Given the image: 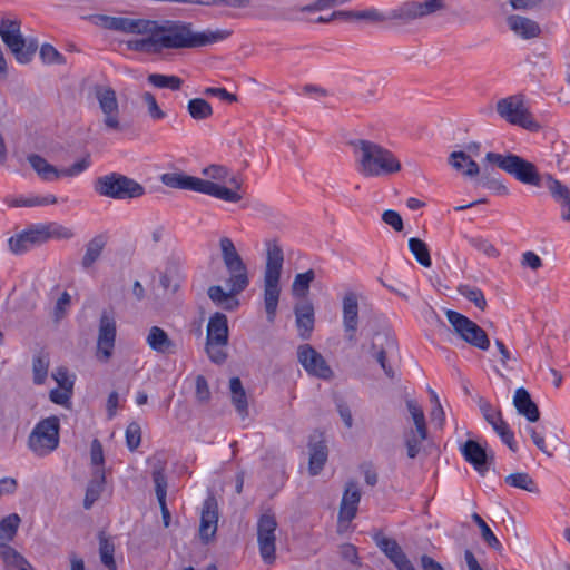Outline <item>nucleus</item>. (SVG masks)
Segmentation results:
<instances>
[{
	"label": "nucleus",
	"instance_id": "obj_1",
	"mask_svg": "<svg viewBox=\"0 0 570 570\" xmlns=\"http://www.w3.org/2000/svg\"><path fill=\"white\" fill-rule=\"evenodd\" d=\"M233 31L206 29L197 31L193 23L185 21H156V27L145 32L146 38L127 42L128 49L147 55H160L164 50L196 49L226 40Z\"/></svg>",
	"mask_w": 570,
	"mask_h": 570
},
{
	"label": "nucleus",
	"instance_id": "obj_2",
	"mask_svg": "<svg viewBox=\"0 0 570 570\" xmlns=\"http://www.w3.org/2000/svg\"><path fill=\"white\" fill-rule=\"evenodd\" d=\"M357 171L366 178L396 174L402 166L397 157L387 148L367 139L352 140Z\"/></svg>",
	"mask_w": 570,
	"mask_h": 570
},
{
	"label": "nucleus",
	"instance_id": "obj_3",
	"mask_svg": "<svg viewBox=\"0 0 570 570\" xmlns=\"http://www.w3.org/2000/svg\"><path fill=\"white\" fill-rule=\"evenodd\" d=\"M267 256L264 271V307L269 323L276 318L281 296V274L284 263V254L275 240L266 243Z\"/></svg>",
	"mask_w": 570,
	"mask_h": 570
},
{
	"label": "nucleus",
	"instance_id": "obj_4",
	"mask_svg": "<svg viewBox=\"0 0 570 570\" xmlns=\"http://www.w3.org/2000/svg\"><path fill=\"white\" fill-rule=\"evenodd\" d=\"M160 181L169 188L193 190L213 196L227 203H238L242 199L240 194L234 191V189L210 180L189 176L183 171L165 173L160 176Z\"/></svg>",
	"mask_w": 570,
	"mask_h": 570
},
{
	"label": "nucleus",
	"instance_id": "obj_5",
	"mask_svg": "<svg viewBox=\"0 0 570 570\" xmlns=\"http://www.w3.org/2000/svg\"><path fill=\"white\" fill-rule=\"evenodd\" d=\"M0 38L19 63H28L32 60L38 41L35 38H24L21 33L19 19H0Z\"/></svg>",
	"mask_w": 570,
	"mask_h": 570
},
{
	"label": "nucleus",
	"instance_id": "obj_6",
	"mask_svg": "<svg viewBox=\"0 0 570 570\" xmlns=\"http://www.w3.org/2000/svg\"><path fill=\"white\" fill-rule=\"evenodd\" d=\"M95 190L100 196L112 199H135L145 195V187L132 178L118 173L98 177Z\"/></svg>",
	"mask_w": 570,
	"mask_h": 570
},
{
	"label": "nucleus",
	"instance_id": "obj_7",
	"mask_svg": "<svg viewBox=\"0 0 570 570\" xmlns=\"http://www.w3.org/2000/svg\"><path fill=\"white\" fill-rule=\"evenodd\" d=\"M485 160L513 176L517 180L532 186H541V177L534 164L514 154H498L490 151Z\"/></svg>",
	"mask_w": 570,
	"mask_h": 570
},
{
	"label": "nucleus",
	"instance_id": "obj_8",
	"mask_svg": "<svg viewBox=\"0 0 570 570\" xmlns=\"http://www.w3.org/2000/svg\"><path fill=\"white\" fill-rule=\"evenodd\" d=\"M60 422L57 416L39 421L28 438V446L37 456H46L59 445Z\"/></svg>",
	"mask_w": 570,
	"mask_h": 570
},
{
	"label": "nucleus",
	"instance_id": "obj_9",
	"mask_svg": "<svg viewBox=\"0 0 570 570\" xmlns=\"http://www.w3.org/2000/svg\"><path fill=\"white\" fill-rule=\"evenodd\" d=\"M446 318L451 326L453 327L454 333L469 345L482 350L488 351L490 347V340L487 332L479 326L475 322L466 317L465 315L448 309Z\"/></svg>",
	"mask_w": 570,
	"mask_h": 570
},
{
	"label": "nucleus",
	"instance_id": "obj_10",
	"mask_svg": "<svg viewBox=\"0 0 570 570\" xmlns=\"http://www.w3.org/2000/svg\"><path fill=\"white\" fill-rule=\"evenodd\" d=\"M497 112L501 118L512 125H518L530 131H538L540 125L532 118L524 107L523 100L518 96H510L497 102Z\"/></svg>",
	"mask_w": 570,
	"mask_h": 570
},
{
	"label": "nucleus",
	"instance_id": "obj_11",
	"mask_svg": "<svg viewBox=\"0 0 570 570\" xmlns=\"http://www.w3.org/2000/svg\"><path fill=\"white\" fill-rule=\"evenodd\" d=\"M444 8L442 0H425L424 2L405 1L392 9L389 20H396L401 24H407L413 20L421 19Z\"/></svg>",
	"mask_w": 570,
	"mask_h": 570
},
{
	"label": "nucleus",
	"instance_id": "obj_12",
	"mask_svg": "<svg viewBox=\"0 0 570 570\" xmlns=\"http://www.w3.org/2000/svg\"><path fill=\"white\" fill-rule=\"evenodd\" d=\"M28 161L39 177L46 181H55L60 177L77 176L85 171L90 165L89 157H85L76 161L69 168L59 170L53 165L49 164L43 157L36 154L28 156Z\"/></svg>",
	"mask_w": 570,
	"mask_h": 570
},
{
	"label": "nucleus",
	"instance_id": "obj_13",
	"mask_svg": "<svg viewBox=\"0 0 570 570\" xmlns=\"http://www.w3.org/2000/svg\"><path fill=\"white\" fill-rule=\"evenodd\" d=\"M277 521L274 514L264 513L257 521V542L263 561L272 564L275 561Z\"/></svg>",
	"mask_w": 570,
	"mask_h": 570
},
{
	"label": "nucleus",
	"instance_id": "obj_14",
	"mask_svg": "<svg viewBox=\"0 0 570 570\" xmlns=\"http://www.w3.org/2000/svg\"><path fill=\"white\" fill-rule=\"evenodd\" d=\"M396 350V338L389 332H376L372 336L368 353L380 364L385 375L390 379L395 377V371L387 362V355L392 354Z\"/></svg>",
	"mask_w": 570,
	"mask_h": 570
},
{
	"label": "nucleus",
	"instance_id": "obj_15",
	"mask_svg": "<svg viewBox=\"0 0 570 570\" xmlns=\"http://www.w3.org/2000/svg\"><path fill=\"white\" fill-rule=\"evenodd\" d=\"M297 360L311 376L328 381L334 375L323 355L309 344H302L297 347Z\"/></svg>",
	"mask_w": 570,
	"mask_h": 570
},
{
	"label": "nucleus",
	"instance_id": "obj_16",
	"mask_svg": "<svg viewBox=\"0 0 570 570\" xmlns=\"http://www.w3.org/2000/svg\"><path fill=\"white\" fill-rule=\"evenodd\" d=\"M94 94L105 116V126L111 130H120L119 104L116 91L109 86L96 85Z\"/></svg>",
	"mask_w": 570,
	"mask_h": 570
},
{
	"label": "nucleus",
	"instance_id": "obj_17",
	"mask_svg": "<svg viewBox=\"0 0 570 570\" xmlns=\"http://www.w3.org/2000/svg\"><path fill=\"white\" fill-rule=\"evenodd\" d=\"M479 406L484 420L497 432L501 441L507 444L512 452H517L518 445L514 440V433L511 431L508 423L503 420L501 411L494 409L489 401L483 399L480 400Z\"/></svg>",
	"mask_w": 570,
	"mask_h": 570
},
{
	"label": "nucleus",
	"instance_id": "obj_18",
	"mask_svg": "<svg viewBox=\"0 0 570 570\" xmlns=\"http://www.w3.org/2000/svg\"><path fill=\"white\" fill-rule=\"evenodd\" d=\"M116 341V321L111 313L102 312L99 320L97 338V358L108 362L112 355Z\"/></svg>",
	"mask_w": 570,
	"mask_h": 570
},
{
	"label": "nucleus",
	"instance_id": "obj_19",
	"mask_svg": "<svg viewBox=\"0 0 570 570\" xmlns=\"http://www.w3.org/2000/svg\"><path fill=\"white\" fill-rule=\"evenodd\" d=\"M461 453L481 475H484L493 464V454H488L485 449L474 440H468L461 445Z\"/></svg>",
	"mask_w": 570,
	"mask_h": 570
},
{
	"label": "nucleus",
	"instance_id": "obj_20",
	"mask_svg": "<svg viewBox=\"0 0 570 570\" xmlns=\"http://www.w3.org/2000/svg\"><path fill=\"white\" fill-rule=\"evenodd\" d=\"M374 541L380 550L384 552V554L397 568V570H415L396 540L386 538L379 533L374 535Z\"/></svg>",
	"mask_w": 570,
	"mask_h": 570
},
{
	"label": "nucleus",
	"instance_id": "obj_21",
	"mask_svg": "<svg viewBox=\"0 0 570 570\" xmlns=\"http://www.w3.org/2000/svg\"><path fill=\"white\" fill-rule=\"evenodd\" d=\"M218 522V505L213 495L205 499L200 514L199 537L207 543L215 537Z\"/></svg>",
	"mask_w": 570,
	"mask_h": 570
},
{
	"label": "nucleus",
	"instance_id": "obj_22",
	"mask_svg": "<svg viewBox=\"0 0 570 570\" xmlns=\"http://www.w3.org/2000/svg\"><path fill=\"white\" fill-rule=\"evenodd\" d=\"M343 327L346 338L355 342L358 327V301L353 292L346 293L343 298Z\"/></svg>",
	"mask_w": 570,
	"mask_h": 570
},
{
	"label": "nucleus",
	"instance_id": "obj_23",
	"mask_svg": "<svg viewBox=\"0 0 570 570\" xmlns=\"http://www.w3.org/2000/svg\"><path fill=\"white\" fill-rule=\"evenodd\" d=\"M8 243L10 250L13 254L21 255L43 244V240L40 235L39 226L37 224L10 237Z\"/></svg>",
	"mask_w": 570,
	"mask_h": 570
},
{
	"label": "nucleus",
	"instance_id": "obj_24",
	"mask_svg": "<svg viewBox=\"0 0 570 570\" xmlns=\"http://www.w3.org/2000/svg\"><path fill=\"white\" fill-rule=\"evenodd\" d=\"M361 500V491L355 482H350L343 493L338 518L343 521H352L357 512Z\"/></svg>",
	"mask_w": 570,
	"mask_h": 570
},
{
	"label": "nucleus",
	"instance_id": "obj_25",
	"mask_svg": "<svg viewBox=\"0 0 570 570\" xmlns=\"http://www.w3.org/2000/svg\"><path fill=\"white\" fill-rule=\"evenodd\" d=\"M546 187L551 196L561 206V217L563 220L570 222V190L558 179L548 175L546 177Z\"/></svg>",
	"mask_w": 570,
	"mask_h": 570
},
{
	"label": "nucleus",
	"instance_id": "obj_26",
	"mask_svg": "<svg viewBox=\"0 0 570 570\" xmlns=\"http://www.w3.org/2000/svg\"><path fill=\"white\" fill-rule=\"evenodd\" d=\"M146 343L156 353L169 355L176 353V344L168 334L159 326H151Z\"/></svg>",
	"mask_w": 570,
	"mask_h": 570
},
{
	"label": "nucleus",
	"instance_id": "obj_27",
	"mask_svg": "<svg viewBox=\"0 0 570 570\" xmlns=\"http://www.w3.org/2000/svg\"><path fill=\"white\" fill-rule=\"evenodd\" d=\"M513 405L518 413L527 417L530 422H537L540 419L538 405L532 401L530 393L524 387L515 390Z\"/></svg>",
	"mask_w": 570,
	"mask_h": 570
},
{
	"label": "nucleus",
	"instance_id": "obj_28",
	"mask_svg": "<svg viewBox=\"0 0 570 570\" xmlns=\"http://www.w3.org/2000/svg\"><path fill=\"white\" fill-rule=\"evenodd\" d=\"M227 316L223 313H215L210 316L207 324L206 342L217 344L228 343V324Z\"/></svg>",
	"mask_w": 570,
	"mask_h": 570
},
{
	"label": "nucleus",
	"instance_id": "obj_29",
	"mask_svg": "<svg viewBox=\"0 0 570 570\" xmlns=\"http://www.w3.org/2000/svg\"><path fill=\"white\" fill-rule=\"evenodd\" d=\"M296 327L298 335L303 340L311 337L314 328V307L311 303H303L295 306Z\"/></svg>",
	"mask_w": 570,
	"mask_h": 570
},
{
	"label": "nucleus",
	"instance_id": "obj_30",
	"mask_svg": "<svg viewBox=\"0 0 570 570\" xmlns=\"http://www.w3.org/2000/svg\"><path fill=\"white\" fill-rule=\"evenodd\" d=\"M309 448V461H308V472L311 475H317L324 468L328 451L327 445L323 440L313 441V439L308 443Z\"/></svg>",
	"mask_w": 570,
	"mask_h": 570
},
{
	"label": "nucleus",
	"instance_id": "obj_31",
	"mask_svg": "<svg viewBox=\"0 0 570 570\" xmlns=\"http://www.w3.org/2000/svg\"><path fill=\"white\" fill-rule=\"evenodd\" d=\"M507 22L509 28L513 32H515L517 35L521 36L524 39L538 37L541 31L539 24L535 21L521 16H510Z\"/></svg>",
	"mask_w": 570,
	"mask_h": 570
},
{
	"label": "nucleus",
	"instance_id": "obj_32",
	"mask_svg": "<svg viewBox=\"0 0 570 570\" xmlns=\"http://www.w3.org/2000/svg\"><path fill=\"white\" fill-rule=\"evenodd\" d=\"M107 245V236L99 234L86 244V252L81 259V266L85 271H89L94 264L100 258Z\"/></svg>",
	"mask_w": 570,
	"mask_h": 570
},
{
	"label": "nucleus",
	"instance_id": "obj_33",
	"mask_svg": "<svg viewBox=\"0 0 570 570\" xmlns=\"http://www.w3.org/2000/svg\"><path fill=\"white\" fill-rule=\"evenodd\" d=\"M106 483L105 470L94 469L92 479L89 481L86 495L83 499V508L89 510L94 503L100 498Z\"/></svg>",
	"mask_w": 570,
	"mask_h": 570
},
{
	"label": "nucleus",
	"instance_id": "obj_34",
	"mask_svg": "<svg viewBox=\"0 0 570 570\" xmlns=\"http://www.w3.org/2000/svg\"><path fill=\"white\" fill-rule=\"evenodd\" d=\"M449 164L465 177H476L480 173L479 165L464 151H453L449 156Z\"/></svg>",
	"mask_w": 570,
	"mask_h": 570
},
{
	"label": "nucleus",
	"instance_id": "obj_35",
	"mask_svg": "<svg viewBox=\"0 0 570 570\" xmlns=\"http://www.w3.org/2000/svg\"><path fill=\"white\" fill-rule=\"evenodd\" d=\"M226 269L229 273V277L226 281V284L230 289V293L237 296L249 285L247 267L245 263H243Z\"/></svg>",
	"mask_w": 570,
	"mask_h": 570
},
{
	"label": "nucleus",
	"instance_id": "obj_36",
	"mask_svg": "<svg viewBox=\"0 0 570 570\" xmlns=\"http://www.w3.org/2000/svg\"><path fill=\"white\" fill-rule=\"evenodd\" d=\"M0 557L7 570H35L29 561L11 546H1Z\"/></svg>",
	"mask_w": 570,
	"mask_h": 570
},
{
	"label": "nucleus",
	"instance_id": "obj_37",
	"mask_svg": "<svg viewBox=\"0 0 570 570\" xmlns=\"http://www.w3.org/2000/svg\"><path fill=\"white\" fill-rule=\"evenodd\" d=\"M150 27H156V21L146 19H130L117 17L115 31L124 33L144 35L150 30Z\"/></svg>",
	"mask_w": 570,
	"mask_h": 570
},
{
	"label": "nucleus",
	"instance_id": "obj_38",
	"mask_svg": "<svg viewBox=\"0 0 570 570\" xmlns=\"http://www.w3.org/2000/svg\"><path fill=\"white\" fill-rule=\"evenodd\" d=\"M230 399L237 413L245 417L248 415L247 395L239 377H232L229 381Z\"/></svg>",
	"mask_w": 570,
	"mask_h": 570
},
{
	"label": "nucleus",
	"instance_id": "obj_39",
	"mask_svg": "<svg viewBox=\"0 0 570 570\" xmlns=\"http://www.w3.org/2000/svg\"><path fill=\"white\" fill-rule=\"evenodd\" d=\"M207 294L214 304L226 311H233L239 305L238 299L235 298L236 295L232 294L230 289L228 292L224 291L219 285L210 286Z\"/></svg>",
	"mask_w": 570,
	"mask_h": 570
},
{
	"label": "nucleus",
	"instance_id": "obj_40",
	"mask_svg": "<svg viewBox=\"0 0 570 570\" xmlns=\"http://www.w3.org/2000/svg\"><path fill=\"white\" fill-rule=\"evenodd\" d=\"M38 226L43 243L50 238L70 239L75 236V233L70 228L65 227L58 223L38 224Z\"/></svg>",
	"mask_w": 570,
	"mask_h": 570
},
{
	"label": "nucleus",
	"instance_id": "obj_41",
	"mask_svg": "<svg viewBox=\"0 0 570 570\" xmlns=\"http://www.w3.org/2000/svg\"><path fill=\"white\" fill-rule=\"evenodd\" d=\"M504 482L513 488L522 489L531 493H538L539 488L534 480L525 472L509 474L504 478Z\"/></svg>",
	"mask_w": 570,
	"mask_h": 570
},
{
	"label": "nucleus",
	"instance_id": "obj_42",
	"mask_svg": "<svg viewBox=\"0 0 570 570\" xmlns=\"http://www.w3.org/2000/svg\"><path fill=\"white\" fill-rule=\"evenodd\" d=\"M222 257L226 268L243 264L240 255L237 253L233 240L229 237H222L219 239Z\"/></svg>",
	"mask_w": 570,
	"mask_h": 570
},
{
	"label": "nucleus",
	"instance_id": "obj_43",
	"mask_svg": "<svg viewBox=\"0 0 570 570\" xmlns=\"http://www.w3.org/2000/svg\"><path fill=\"white\" fill-rule=\"evenodd\" d=\"M49 365L50 360L48 353L40 352L33 356L32 373L35 384L41 385L45 383L48 375Z\"/></svg>",
	"mask_w": 570,
	"mask_h": 570
},
{
	"label": "nucleus",
	"instance_id": "obj_44",
	"mask_svg": "<svg viewBox=\"0 0 570 570\" xmlns=\"http://www.w3.org/2000/svg\"><path fill=\"white\" fill-rule=\"evenodd\" d=\"M187 110L195 120H205L213 115L210 104L203 98L190 99L187 104Z\"/></svg>",
	"mask_w": 570,
	"mask_h": 570
},
{
	"label": "nucleus",
	"instance_id": "obj_45",
	"mask_svg": "<svg viewBox=\"0 0 570 570\" xmlns=\"http://www.w3.org/2000/svg\"><path fill=\"white\" fill-rule=\"evenodd\" d=\"M406 407L414 422L416 432L421 434L422 438H428L425 415L422 407L415 400H406Z\"/></svg>",
	"mask_w": 570,
	"mask_h": 570
},
{
	"label": "nucleus",
	"instance_id": "obj_46",
	"mask_svg": "<svg viewBox=\"0 0 570 570\" xmlns=\"http://www.w3.org/2000/svg\"><path fill=\"white\" fill-rule=\"evenodd\" d=\"M464 238L476 250L488 257L497 258L500 255L499 249L487 238L480 235H465Z\"/></svg>",
	"mask_w": 570,
	"mask_h": 570
},
{
	"label": "nucleus",
	"instance_id": "obj_47",
	"mask_svg": "<svg viewBox=\"0 0 570 570\" xmlns=\"http://www.w3.org/2000/svg\"><path fill=\"white\" fill-rule=\"evenodd\" d=\"M147 80L154 87L168 88L174 91L179 90L184 83L181 78L174 75L150 73Z\"/></svg>",
	"mask_w": 570,
	"mask_h": 570
},
{
	"label": "nucleus",
	"instance_id": "obj_48",
	"mask_svg": "<svg viewBox=\"0 0 570 570\" xmlns=\"http://www.w3.org/2000/svg\"><path fill=\"white\" fill-rule=\"evenodd\" d=\"M409 248L422 266L430 267L432 265L430 250L422 239L415 237L410 238Z\"/></svg>",
	"mask_w": 570,
	"mask_h": 570
},
{
	"label": "nucleus",
	"instance_id": "obj_49",
	"mask_svg": "<svg viewBox=\"0 0 570 570\" xmlns=\"http://www.w3.org/2000/svg\"><path fill=\"white\" fill-rule=\"evenodd\" d=\"M115 546L106 538L102 533L99 535V554L100 560L109 570L116 569V562L114 559Z\"/></svg>",
	"mask_w": 570,
	"mask_h": 570
},
{
	"label": "nucleus",
	"instance_id": "obj_50",
	"mask_svg": "<svg viewBox=\"0 0 570 570\" xmlns=\"http://www.w3.org/2000/svg\"><path fill=\"white\" fill-rule=\"evenodd\" d=\"M472 520L476 523V525L481 530V535L484 542L492 549L500 551L502 549L501 542L498 540L495 534L492 532V530L489 528V525L485 523V521L478 514H472Z\"/></svg>",
	"mask_w": 570,
	"mask_h": 570
},
{
	"label": "nucleus",
	"instance_id": "obj_51",
	"mask_svg": "<svg viewBox=\"0 0 570 570\" xmlns=\"http://www.w3.org/2000/svg\"><path fill=\"white\" fill-rule=\"evenodd\" d=\"M458 291L464 298L473 303L478 308L482 311L485 309L487 301L483 292L480 288L470 285H460Z\"/></svg>",
	"mask_w": 570,
	"mask_h": 570
},
{
	"label": "nucleus",
	"instance_id": "obj_52",
	"mask_svg": "<svg viewBox=\"0 0 570 570\" xmlns=\"http://www.w3.org/2000/svg\"><path fill=\"white\" fill-rule=\"evenodd\" d=\"M315 278L313 269H308L305 273H299L295 276L293 282V292L296 295L304 296L308 292L311 283Z\"/></svg>",
	"mask_w": 570,
	"mask_h": 570
},
{
	"label": "nucleus",
	"instance_id": "obj_53",
	"mask_svg": "<svg viewBox=\"0 0 570 570\" xmlns=\"http://www.w3.org/2000/svg\"><path fill=\"white\" fill-rule=\"evenodd\" d=\"M426 438H422L416 430H411L405 434L406 453L410 459H415L421 450V444Z\"/></svg>",
	"mask_w": 570,
	"mask_h": 570
},
{
	"label": "nucleus",
	"instance_id": "obj_54",
	"mask_svg": "<svg viewBox=\"0 0 570 570\" xmlns=\"http://www.w3.org/2000/svg\"><path fill=\"white\" fill-rule=\"evenodd\" d=\"M39 55L41 60L48 65H63L66 62L65 57L49 43H43L41 46Z\"/></svg>",
	"mask_w": 570,
	"mask_h": 570
},
{
	"label": "nucleus",
	"instance_id": "obj_55",
	"mask_svg": "<svg viewBox=\"0 0 570 570\" xmlns=\"http://www.w3.org/2000/svg\"><path fill=\"white\" fill-rule=\"evenodd\" d=\"M153 481L155 483V492L158 503L166 501L167 495V478L163 469H156L153 471Z\"/></svg>",
	"mask_w": 570,
	"mask_h": 570
},
{
	"label": "nucleus",
	"instance_id": "obj_56",
	"mask_svg": "<svg viewBox=\"0 0 570 570\" xmlns=\"http://www.w3.org/2000/svg\"><path fill=\"white\" fill-rule=\"evenodd\" d=\"M357 20H364L373 24L389 21L387 13H383L376 8L358 10Z\"/></svg>",
	"mask_w": 570,
	"mask_h": 570
},
{
	"label": "nucleus",
	"instance_id": "obj_57",
	"mask_svg": "<svg viewBox=\"0 0 570 570\" xmlns=\"http://www.w3.org/2000/svg\"><path fill=\"white\" fill-rule=\"evenodd\" d=\"M141 442V430L137 422H131L126 429V444L130 451L136 450Z\"/></svg>",
	"mask_w": 570,
	"mask_h": 570
},
{
	"label": "nucleus",
	"instance_id": "obj_58",
	"mask_svg": "<svg viewBox=\"0 0 570 570\" xmlns=\"http://www.w3.org/2000/svg\"><path fill=\"white\" fill-rule=\"evenodd\" d=\"M227 344H217L213 342H206V352L209 360L216 364H223L227 358L225 346Z\"/></svg>",
	"mask_w": 570,
	"mask_h": 570
},
{
	"label": "nucleus",
	"instance_id": "obj_59",
	"mask_svg": "<svg viewBox=\"0 0 570 570\" xmlns=\"http://www.w3.org/2000/svg\"><path fill=\"white\" fill-rule=\"evenodd\" d=\"M479 183L483 187L494 191L498 195L505 196L509 194V188L502 181H500L499 179H497L494 177H491L488 174H484L480 178Z\"/></svg>",
	"mask_w": 570,
	"mask_h": 570
},
{
	"label": "nucleus",
	"instance_id": "obj_60",
	"mask_svg": "<svg viewBox=\"0 0 570 570\" xmlns=\"http://www.w3.org/2000/svg\"><path fill=\"white\" fill-rule=\"evenodd\" d=\"M195 396L200 404H206L210 400V390L207 380L203 375H197L195 380Z\"/></svg>",
	"mask_w": 570,
	"mask_h": 570
},
{
	"label": "nucleus",
	"instance_id": "obj_61",
	"mask_svg": "<svg viewBox=\"0 0 570 570\" xmlns=\"http://www.w3.org/2000/svg\"><path fill=\"white\" fill-rule=\"evenodd\" d=\"M142 101L147 105L148 114L153 119L159 120L165 117V112L160 109L155 96L151 92H144Z\"/></svg>",
	"mask_w": 570,
	"mask_h": 570
},
{
	"label": "nucleus",
	"instance_id": "obj_62",
	"mask_svg": "<svg viewBox=\"0 0 570 570\" xmlns=\"http://www.w3.org/2000/svg\"><path fill=\"white\" fill-rule=\"evenodd\" d=\"M52 377L60 389L72 391L75 381L69 376L67 367L60 366L56 368V371L52 373Z\"/></svg>",
	"mask_w": 570,
	"mask_h": 570
},
{
	"label": "nucleus",
	"instance_id": "obj_63",
	"mask_svg": "<svg viewBox=\"0 0 570 570\" xmlns=\"http://www.w3.org/2000/svg\"><path fill=\"white\" fill-rule=\"evenodd\" d=\"M203 175L213 180L225 181L229 177V170L222 165H210L203 169Z\"/></svg>",
	"mask_w": 570,
	"mask_h": 570
},
{
	"label": "nucleus",
	"instance_id": "obj_64",
	"mask_svg": "<svg viewBox=\"0 0 570 570\" xmlns=\"http://www.w3.org/2000/svg\"><path fill=\"white\" fill-rule=\"evenodd\" d=\"M90 460H91V464L95 466V469H104V462H105L104 450H102L101 443L97 439H95L91 442Z\"/></svg>",
	"mask_w": 570,
	"mask_h": 570
}]
</instances>
